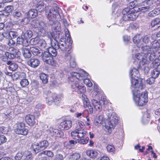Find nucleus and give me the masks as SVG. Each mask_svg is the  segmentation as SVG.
Returning a JSON list of instances; mask_svg holds the SVG:
<instances>
[{"label":"nucleus","mask_w":160,"mask_h":160,"mask_svg":"<svg viewBox=\"0 0 160 160\" xmlns=\"http://www.w3.org/2000/svg\"><path fill=\"white\" fill-rule=\"evenodd\" d=\"M42 153L51 158H52L54 156L53 152L50 151H44L42 152Z\"/></svg>","instance_id":"obj_51"},{"label":"nucleus","mask_w":160,"mask_h":160,"mask_svg":"<svg viewBox=\"0 0 160 160\" xmlns=\"http://www.w3.org/2000/svg\"><path fill=\"white\" fill-rule=\"evenodd\" d=\"M13 9V7L12 6H8L4 8V12L6 13L5 15H8L9 13L11 12Z\"/></svg>","instance_id":"obj_42"},{"label":"nucleus","mask_w":160,"mask_h":160,"mask_svg":"<svg viewBox=\"0 0 160 160\" xmlns=\"http://www.w3.org/2000/svg\"><path fill=\"white\" fill-rule=\"evenodd\" d=\"M150 38L149 36L146 35L142 38V42L145 43H148L150 41Z\"/></svg>","instance_id":"obj_49"},{"label":"nucleus","mask_w":160,"mask_h":160,"mask_svg":"<svg viewBox=\"0 0 160 160\" xmlns=\"http://www.w3.org/2000/svg\"><path fill=\"white\" fill-rule=\"evenodd\" d=\"M64 157L63 155L60 154H58L56 155L54 160H63Z\"/></svg>","instance_id":"obj_57"},{"label":"nucleus","mask_w":160,"mask_h":160,"mask_svg":"<svg viewBox=\"0 0 160 160\" xmlns=\"http://www.w3.org/2000/svg\"><path fill=\"white\" fill-rule=\"evenodd\" d=\"M135 58L137 59L140 61L139 62L142 65H144V61L143 59H145V54L143 53H138L136 54Z\"/></svg>","instance_id":"obj_30"},{"label":"nucleus","mask_w":160,"mask_h":160,"mask_svg":"<svg viewBox=\"0 0 160 160\" xmlns=\"http://www.w3.org/2000/svg\"><path fill=\"white\" fill-rule=\"evenodd\" d=\"M81 72H79L81 76L84 78V79L82 80H83V82L86 84V85L88 87H91L92 86V84L91 82L88 79H86L85 78L88 76L89 75L85 71L82 70L80 71Z\"/></svg>","instance_id":"obj_19"},{"label":"nucleus","mask_w":160,"mask_h":160,"mask_svg":"<svg viewBox=\"0 0 160 160\" xmlns=\"http://www.w3.org/2000/svg\"><path fill=\"white\" fill-rule=\"evenodd\" d=\"M34 44H38V46L41 48H44L46 46L45 41L43 39L36 37L32 40Z\"/></svg>","instance_id":"obj_17"},{"label":"nucleus","mask_w":160,"mask_h":160,"mask_svg":"<svg viewBox=\"0 0 160 160\" xmlns=\"http://www.w3.org/2000/svg\"><path fill=\"white\" fill-rule=\"evenodd\" d=\"M160 20L159 18H156L152 21L151 22V25L152 27H154L156 25L159 24Z\"/></svg>","instance_id":"obj_56"},{"label":"nucleus","mask_w":160,"mask_h":160,"mask_svg":"<svg viewBox=\"0 0 160 160\" xmlns=\"http://www.w3.org/2000/svg\"><path fill=\"white\" fill-rule=\"evenodd\" d=\"M59 10V8L58 7L54 8L49 7L47 8L46 12V16L48 20V24L51 26L52 30L54 31L53 33L56 32L58 34L56 36L62 34L61 24L58 21L61 19Z\"/></svg>","instance_id":"obj_1"},{"label":"nucleus","mask_w":160,"mask_h":160,"mask_svg":"<svg viewBox=\"0 0 160 160\" xmlns=\"http://www.w3.org/2000/svg\"><path fill=\"white\" fill-rule=\"evenodd\" d=\"M25 120L27 124L31 126H33L36 123L34 116L31 114L27 115L25 118Z\"/></svg>","instance_id":"obj_21"},{"label":"nucleus","mask_w":160,"mask_h":160,"mask_svg":"<svg viewBox=\"0 0 160 160\" xmlns=\"http://www.w3.org/2000/svg\"><path fill=\"white\" fill-rule=\"evenodd\" d=\"M107 115L108 119L107 120L105 121V130L110 133L118 123V118L116 115L115 113H112L111 114L107 113Z\"/></svg>","instance_id":"obj_6"},{"label":"nucleus","mask_w":160,"mask_h":160,"mask_svg":"<svg viewBox=\"0 0 160 160\" xmlns=\"http://www.w3.org/2000/svg\"><path fill=\"white\" fill-rule=\"evenodd\" d=\"M65 30V35L67 38L68 41H69V44L67 46H70L71 47L70 44V36L68 29L66 28Z\"/></svg>","instance_id":"obj_52"},{"label":"nucleus","mask_w":160,"mask_h":160,"mask_svg":"<svg viewBox=\"0 0 160 160\" xmlns=\"http://www.w3.org/2000/svg\"><path fill=\"white\" fill-rule=\"evenodd\" d=\"M131 77V87L132 88H138L142 89L145 87L143 80L139 78L140 76L138 70L135 68L131 69L130 72Z\"/></svg>","instance_id":"obj_4"},{"label":"nucleus","mask_w":160,"mask_h":160,"mask_svg":"<svg viewBox=\"0 0 160 160\" xmlns=\"http://www.w3.org/2000/svg\"><path fill=\"white\" fill-rule=\"evenodd\" d=\"M141 49L142 51L144 52L147 51L149 52L152 50L151 49V48L149 47V46L145 45L144 46H142L141 47Z\"/></svg>","instance_id":"obj_54"},{"label":"nucleus","mask_w":160,"mask_h":160,"mask_svg":"<svg viewBox=\"0 0 160 160\" xmlns=\"http://www.w3.org/2000/svg\"><path fill=\"white\" fill-rule=\"evenodd\" d=\"M15 132L17 134L25 136L28 134V130L25 128L24 123L19 122L17 124V128L15 129Z\"/></svg>","instance_id":"obj_11"},{"label":"nucleus","mask_w":160,"mask_h":160,"mask_svg":"<svg viewBox=\"0 0 160 160\" xmlns=\"http://www.w3.org/2000/svg\"><path fill=\"white\" fill-rule=\"evenodd\" d=\"M141 37L139 35L135 36L133 38V42L136 44L138 47H139V45L142 43Z\"/></svg>","instance_id":"obj_34"},{"label":"nucleus","mask_w":160,"mask_h":160,"mask_svg":"<svg viewBox=\"0 0 160 160\" xmlns=\"http://www.w3.org/2000/svg\"><path fill=\"white\" fill-rule=\"evenodd\" d=\"M9 51L10 52H6L4 54H0L1 60L4 62H7L8 58L12 59L14 58L17 54L15 49L13 48H9Z\"/></svg>","instance_id":"obj_10"},{"label":"nucleus","mask_w":160,"mask_h":160,"mask_svg":"<svg viewBox=\"0 0 160 160\" xmlns=\"http://www.w3.org/2000/svg\"><path fill=\"white\" fill-rule=\"evenodd\" d=\"M32 148L36 153L42 150L40 147L39 143L35 142L32 145Z\"/></svg>","instance_id":"obj_33"},{"label":"nucleus","mask_w":160,"mask_h":160,"mask_svg":"<svg viewBox=\"0 0 160 160\" xmlns=\"http://www.w3.org/2000/svg\"><path fill=\"white\" fill-rule=\"evenodd\" d=\"M32 32L31 31H27L25 33L22 35V36L24 38L28 40V39H29L32 37Z\"/></svg>","instance_id":"obj_43"},{"label":"nucleus","mask_w":160,"mask_h":160,"mask_svg":"<svg viewBox=\"0 0 160 160\" xmlns=\"http://www.w3.org/2000/svg\"><path fill=\"white\" fill-rule=\"evenodd\" d=\"M128 23V22L122 18L119 20L118 24L120 26H123L127 25Z\"/></svg>","instance_id":"obj_45"},{"label":"nucleus","mask_w":160,"mask_h":160,"mask_svg":"<svg viewBox=\"0 0 160 160\" xmlns=\"http://www.w3.org/2000/svg\"><path fill=\"white\" fill-rule=\"evenodd\" d=\"M6 140L7 139L3 135L0 136V145L5 143Z\"/></svg>","instance_id":"obj_60"},{"label":"nucleus","mask_w":160,"mask_h":160,"mask_svg":"<svg viewBox=\"0 0 160 160\" xmlns=\"http://www.w3.org/2000/svg\"><path fill=\"white\" fill-rule=\"evenodd\" d=\"M39 144L42 150L46 149L48 145V142L46 140L41 141L39 142Z\"/></svg>","instance_id":"obj_38"},{"label":"nucleus","mask_w":160,"mask_h":160,"mask_svg":"<svg viewBox=\"0 0 160 160\" xmlns=\"http://www.w3.org/2000/svg\"><path fill=\"white\" fill-rule=\"evenodd\" d=\"M87 155L92 158H95L98 155V153L95 150H88L86 152Z\"/></svg>","instance_id":"obj_29"},{"label":"nucleus","mask_w":160,"mask_h":160,"mask_svg":"<svg viewBox=\"0 0 160 160\" xmlns=\"http://www.w3.org/2000/svg\"><path fill=\"white\" fill-rule=\"evenodd\" d=\"M21 86L23 87H25L29 84L28 80L26 79H22L20 82Z\"/></svg>","instance_id":"obj_50"},{"label":"nucleus","mask_w":160,"mask_h":160,"mask_svg":"<svg viewBox=\"0 0 160 160\" xmlns=\"http://www.w3.org/2000/svg\"><path fill=\"white\" fill-rule=\"evenodd\" d=\"M72 124L71 120H67L62 122L60 123V126L62 127V129L68 130L72 127Z\"/></svg>","instance_id":"obj_24"},{"label":"nucleus","mask_w":160,"mask_h":160,"mask_svg":"<svg viewBox=\"0 0 160 160\" xmlns=\"http://www.w3.org/2000/svg\"><path fill=\"white\" fill-rule=\"evenodd\" d=\"M155 59V56L154 50L145 54V59H143L144 63L148 64L150 61L153 62Z\"/></svg>","instance_id":"obj_14"},{"label":"nucleus","mask_w":160,"mask_h":160,"mask_svg":"<svg viewBox=\"0 0 160 160\" xmlns=\"http://www.w3.org/2000/svg\"><path fill=\"white\" fill-rule=\"evenodd\" d=\"M133 96V99L135 102L138 106H143L145 105L148 102V93L145 91L140 94L138 88H132Z\"/></svg>","instance_id":"obj_5"},{"label":"nucleus","mask_w":160,"mask_h":160,"mask_svg":"<svg viewBox=\"0 0 160 160\" xmlns=\"http://www.w3.org/2000/svg\"><path fill=\"white\" fill-rule=\"evenodd\" d=\"M22 53L24 57L26 58H29L32 56L30 50V48H22Z\"/></svg>","instance_id":"obj_26"},{"label":"nucleus","mask_w":160,"mask_h":160,"mask_svg":"<svg viewBox=\"0 0 160 160\" xmlns=\"http://www.w3.org/2000/svg\"><path fill=\"white\" fill-rule=\"evenodd\" d=\"M17 42L18 44H22L23 46H28V40L24 38L22 35L21 37H18L17 39Z\"/></svg>","instance_id":"obj_25"},{"label":"nucleus","mask_w":160,"mask_h":160,"mask_svg":"<svg viewBox=\"0 0 160 160\" xmlns=\"http://www.w3.org/2000/svg\"><path fill=\"white\" fill-rule=\"evenodd\" d=\"M49 130L50 135L52 136L60 138L63 136L64 134L62 131L53 128H50Z\"/></svg>","instance_id":"obj_18"},{"label":"nucleus","mask_w":160,"mask_h":160,"mask_svg":"<svg viewBox=\"0 0 160 160\" xmlns=\"http://www.w3.org/2000/svg\"><path fill=\"white\" fill-rule=\"evenodd\" d=\"M152 77L154 79L157 78L160 74V72L157 68H155L151 72Z\"/></svg>","instance_id":"obj_41"},{"label":"nucleus","mask_w":160,"mask_h":160,"mask_svg":"<svg viewBox=\"0 0 160 160\" xmlns=\"http://www.w3.org/2000/svg\"><path fill=\"white\" fill-rule=\"evenodd\" d=\"M38 15V12L36 9H31L30 10L28 13V18H32L36 17Z\"/></svg>","instance_id":"obj_32"},{"label":"nucleus","mask_w":160,"mask_h":160,"mask_svg":"<svg viewBox=\"0 0 160 160\" xmlns=\"http://www.w3.org/2000/svg\"><path fill=\"white\" fill-rule=\"evenodd\" d=\"M122 14L123 16L122 18L128 22L129 20H133L136 19L138 16L137 12L128 8L124 9L122 11Z\"/></svg>","instance_id":"obj_9"},{"label":"nucleus","mask_w":160,"mask_h":160,"mask_svg":"<svg viewBox=\"0 0 160 160\" xmlns=\"http://www.w3.org/2000/svg\"><path fill=\"white\" fill-rule=\"evenodd\" d=\"M152 11L154 13L155 16H156L157 15L160 14V9L159 8L154 9V10H153Z\"/></svg>","instance_id":"obj_63"},{"label":"nucleus","mask_w":160,"mask_h":160,"mask_svg":"<svg viewBox=\"0 0 160 160\" xmlns=\"http://www.w3.org/2000/svg\"><path fill=\"white\" fill-rule=\"evenodd\" d=\"M12 16L14 18L17 19L21 17L22 14L20 12L15 11L13 13Z\"/></svg>","instance_id":"obj_53"},{"label":"nucleus","mask_w":160,"mask_h":160,"mask_svg":"<svg viewBox=\"0 0 160 160\" xmlns=\"http://www.w3.org/2000/svg\"><path fill=\"white\" fill-rule=\"evenodd\" d=\"M129 7L130 9H132L134 11H135V9H137L138 8H135L134 6V4L133 2H131L129 4Z\"/></svg>","instance_id":"obj_61"},{"label":"nucleus","mask_w":160,"mask_h":160,"mask_svg":"<svg viewBox=\"0 0 160 160\" xmlns=\"http://www.w3.org/2000/svg\"><path fill=\"white\" fill-rule=\"evenodd\" d=\"M71 76L68 78L69 83H72L71 85V88L72 91L77 92L78 88L80 85L79 81H82L84 79V78L81 76L80 73L76 72H71Z\"/></svg>","instance_id":"obj_7"},{"label":"nucleus","mask_w":160,"mask_h":160,"mask_svg":"<svg viewBox=\"0 0 160 160\" xmlns=\"http://www.w3.org/2000/svg\"><path fill=\"white\" fill-rule=\"evenodd\" d=\"M32 2L33 3V6H35L40 12L44 11L46 8V12L47 9L48 8L51 7L53 8H54L56 7H52L50 6L46 7L43 1L41 0L38 1V0H32Z\"/></svg>","instance_id":"obj_12"},{"label":"nucleus","mask_w":160,"mask_h":160,"mask_svg":"<svg viewBox=\"0 0 160 160\" xmlns=\"http://www.w3.org/2000/svg\"><path fill=\"white\" fill-rule=\"evenodd\" d=\"M44 94L46 99L47 103L49 105L51 104L53 102L54 98L55 97V94L52 93L51 92L48 91H45Z\"/></svg>","instance_id":"obj_16"},{"label":"nucleus","mask_w":160,"mask_h":160,"mask_svg":"<svg viewBox=\"0 0 160 160\" xmlns=\"http://www.w3.org/2000/svg\"><path fill=\"white\" fill-rule=\"evenodd\" d=\"M39 77L43 84H46L48 82V77L47 74L44 73H42L40 74Z\"/></svg>","instance_id":"obj_37"},{"label":"nucleus","mask_w":160,"mask_h":160,"mask_svg":"<svg viewBox=\"0 0 160 160\" xmlns=\"http://www.w3.org/2000/svg\"><path fill=\"white\" fill-rule=\"evenodd\" d=\"M23 156V154L22 152H18L15 157V159L16 160H20L21 159Z\"/></svg>","instance_id":"obj_58"},{"label":"nucleus","mask_w":160,"mask_h":160,"mask_svg":"<svg viewBox=\"0 0 160 160\" xmlns=\"http://www.w3.org/2000/svg\"><path fill=\"white\" fill-rule=\"evenodd\" d=\"M92 104L93 106L94 109L97 111H99L102 108L101 104L102 103L101 102H103V104H105L104 101L102 100L100 101V102L98 101L97 100L93 99L91 100Z\"/></svg>","instance_id":"obj_23"},{"label":"nucleus","mask_w":160,"mask_h":160,"mask_svg":"<svg viewBox=\"0 0 160 160\" xmlns=\"http://www.w3.org/2000/svg\"><path fill=\"white\" fill-rule=\"evenodd\" d=\"M152 9L149 6H146L145 7H140L138 8L137 9H135L136 12L141 11L142 12H146L149 10H151Z\"/></svg>","instance_id":"obj_40"},{"label":"nucleus","mask_w":160,"mask_h":160,"mask_svg":"<svg viewBox=\"0 0 160 160\" xmlns=\"http://www.w3.org/2000/svg\"><path fill=\"white\" fill-rule=\"evenodd\" d=\"M53 39L50 38L51 47H49L48 50V52L52 57H55L57 55L56 49L59 51L61 50L65 54L67 53V51H69L71 50V47L67 46L66 39L64 37H61L59 42L57 40V38H59L60 36H52Z\"/></svg>","instance_id":"obj_2"},{"label":"nucleus","mask_w":160,"mask_h":160,"mask_svg":"<svg viewBox=\"0 0 160 160\" xmlns=\"http://www.w3.org/2000/svg\"><path fill=\"white\" fill-rule=\"evenodd\" d=\"M151 44L152 46L151 48L152 50L154 49V52L157 51L160 47V44L158 41L153 42Z\"/></svg>","instance_id":"obj_36"},{"label":"nucleus","mask_w":160,"mask_h":160,"mask_svg":"<svg viewBox=\"0 0 160 160\" xmlns=\"http://www.w3.org/2000/svg\"><path fill=\"white\" fill-rule=\"evenodd\" d=\"M106 148L108 152L111 153L112 154H114L115 148L113 145L108 144L106 147Z\"/></svg>","instance_id":"obj_39"},{"label":"nucleus","mask_w":160,"mask_h":160,"mask_svg":"<svg viewBox=\"0 0 160 160\" xmlns=\"http://www.w3.org/2000/svg\"><path fill=\"white\" fill-rule=\"evenodd\" d=\"M53 102H54L55 103L57 104L59 103L60 102V100L58 96H56V94L55 97L54 98Z\"/></svg>","instance_id":"obj_62"},{"label":"nucleus","mask_w":160,"mask_h":160,"mask_svg":"<svg viewBox=\"0 0 160 160\" xmlns=\"http://www.w3.org/2000/svg\"><path fill=\"white\" fill-rule=\"evenodd\" d=\"M7 43L8 46H12L15 44V42L11 38L10 40H7Z\"/></svg>","instance_id":"obj_59"},{"label":"nucleus","mask_w":160,"mask_h":160,"mask_svg":"<svg viewBox=\"0 0 160 160\" xmlns=\"http://www.w3.org/2000/svg\"><path fill=\"white\" fill-rule=\"evenodd\" d=\"M78 88V89L77 91L78 92L81 93H83L86 91V88L84 86H83L81 84L80 86H79V87Z\"/></svg>","instance_id":"obj_46"},{"label":"nucleus","mask_w":160,"mask_h":160,"mask_svg":"<svg viewBox=\"0 0 160 160\" xmlns=\"http://www.w3.org/2000/svg\"><path fill=\"white\" fill-rule=\"evenodd\" d=\"M25 153V158L24 160H32V154L31 153L28 151H26Z\"/></svg>","instance_id":"obj_48"},{"label":"nucleus","mask_w":160,"mask_h":160,"mask_svg":"<svg viewBox=\"0 0 160 160\" xmlns=\"http://www.w3.org/2000/svg\"><path fill=\"white\" fill-rule=\"evenodd\" d=\"M31 24L33 27L38 28V33L41 35L43 36L46 33L47 24L43 22L35 19L33 20Z\"/></svg>","instance_id":"obj_8"},{"label":"nucleus","mask_w":160,"mask_h":160,"mask_svg":"<svg viewBox=\"0 0 160 160\" xmlns=\"http://www.w3.org/2000/svg\"><path fill=\"white\" fill-rule=\"evenodd\" d=\"M86 111H84L82 112H77L76 113V117L79 118H81L82 117L85 118L87 116V114H85Z\"/></svg>","instance_id":"obj_47"},{"label":"nucleus","mask_w":160,"mask_h":160,"mask_svg":"<svg viewBox=\"0 0 160 160\" xmlns=\"http://www.w3.org/2000/svg\"><path fill=\"white\" fill-rule=\"evenodd\" d=\"M9 33L10 37L12 39L16 38L18 35L17 32L14 31H11Z\"/></svg>","instance_id":"obj_55"},{"label":"nucleus","mask_w":160,"mask_h":160,"mask_svg":"<svg viewBox=\"0 0 160 160\" xmlns=\"http://www.w3.org/2000/svg\"><path fill=\"white\" fill-rule=\"evenodd\" d=\"M27 64L33 68L38 67L40 64L39 60L36 58H32L27 61Z\"/></svg>","instance_id":"obj_22"},{"label":"nucleus","mask_w":160,"mask_h":160,"mask_svg":"<svg viewBox=\"0 0 160 160\" xmlns=\"http://www.w3.org/2000/svg\"><path fill=\"white\" fill-rule=\"evenodd\" d=\"M82 99L84 107L87 108V110L90 113H92L93 112V109L88 102V100L87 96L85 94H82Z\"/></svg>","instance_id":"obj_15"},{"label":"nucleus","mask_w":160,"mask_h":160,"mask_svg":"<svg viewBox=\"0 0 160 160\" xmlns=\"http://www.w3.org/2000/svg\"><path fill=\"white\" fill-rule=\"evenodd\" d=\"M42 60L43 62L46 63L52 66L55 65V62L53 60L52 57L50 54L47 51L45 52L42 54Z\"/></svg>","instance_id":"obj_13"},{"label":"nucleus","mask_w":160,"mask_h":160,"mask_svg":"<svg viewBox=\"0 0 160 160\" xmlns=\"http://www.w3.org/2000/svg\"><path fill=\"white\" fill-rule=\"evenodd\" d=\"M150 115L149 113H147L144 114L142 118V121L145 124L147 123L149 121Z\"/></svg>","instance_id":"obj_44"},{"label":"nucleus","mask_w":160,"mask_h":160,"mask_svg":"<svg viewBox=\"0 0 160 160\" xmlns=\"http://www.w3.org/2000/svg\"><path fill=\"white\" fill-rule=\"evenodd\" d=\"M70 50L69 51H67V53L65 54V57L68 59H70L69 66L71 68H74L76 67V63L75 62L74 58L71 57L70 53Z\"/></svg>","instance_id":"obj_20"},{"label":"nucleus","mask_w":160,"mask_h":160,"mask_svg":"<svg viewBox=\"0 0 160 160\" xmlns=\"http://www.w3.org/2000/svg\"><path fill=\"white\" fill-rule=\"evenodd\" d=\"M30 50L35 56L40 57L42 55V52L37 48L34 47H31L30 48Z\"/></svg>","instance_id":"obj_27"},{"label":"nucleus","mask_w":160,"mask_h":160,"mask_svg":"<svg viewBox=\"0 0 160 160\" xmlns=\"http://www.w3.org/2000/svg\"><path fill=\"white\" fill-rule=\"evenodd\" d=\"M154 78H153L152 77L151 78H148L147 80V82L148 84L150 85H151L154 82Z\"/></svg>","instance_id":"obj_64"},{"label":"nucleus","mask_w":160,"mask_h":160,"mask_svg":"<svg viewBox=\"0 0 160 160\" xmlns=\"http://www.w3.org/2000/svg\"><path fill=\"white\" fill-rule=\"evenodd\" d=\"M75 129L71 132L72 137L74 139L78 141L80 144H86L89 138H84V136L86 134V132L83 130L84 123L81 121L78 120L76 122Z\"/></svg>","instance_id":"obj_3"},{"label":"nucleus","mask_w":160,"mask_h":160,"mask_svg":"<svg viewBox=\"0 0 160 160\" xmlns=\"http://www.w3.org/2000/svg\"><path fill=\"white\" fill-rule=\"evenodd\" d=\"M69 160H78L80 157V155L78 153H74L68 156Z\"/></svg>","instance_id":"obj_35"},{"label":"nucleus","mask_w":160,"mask_h":160,"mask_svg":"<svg viewBox=\"0 0 160 160\" xmlns=\"http://www.w3.org/2000/svg\"><path fill=\"white\" fill-rule=\"evenodd\" d=\"M7 63L8 65H9L8 67L9 69L12 71L16 70L18 68L17 64L12 61H8Z\"/></svg>","instance_id":"obj_31"},{"label":"nucleus","mask_w":160,"mask_h":160,"mask_svg":"<svg viewBox=\"0 0 160 160\" xmlns=\"http://www.w3.org/2000/svg\"><path fill=\"white\" fill-rule=\"evenodd\" d=\"M103 119L104 117L102 115H99L95 118L93 123L96 126H100L103 122Z\"/></svg>","instance_id":"obj_28"}]
</instances>
